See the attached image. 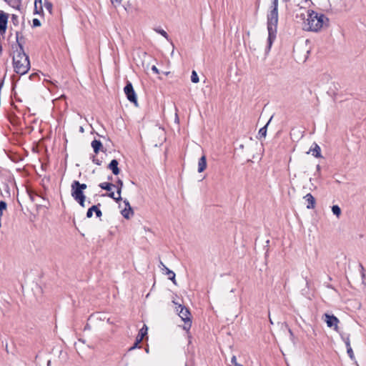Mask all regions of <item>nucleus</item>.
Segmentation results:
<instances>
[{"label": "nucleus", "instance_id": "17", "mask_svg": "<svg viewBox=\"0 0 366 366\" xmlns=\"http://www.w3.org/2000/svg\"><path fill=\"white\" fill-rule=\"evenodd\" d=\"M92 147L95 154H98L103 149V144L100 140L94 139L92 142Z\"/></svg>", "mask_w": 366, "mask_h": 366}, {"label": "nucleus", "instance_id": "35", "mask_svg": "<svg viewBox=\"0 0 366 366\" xmlns=\"http://www.w3.org/2000/svg\"><path fill=\"white\" fill-rule=\"evenodd\" d=\"M341 338L344 341L345 344L347 343V342H350L349 334H342Z\"/></svg>", "mask_w": 366, "mask_h": 366}, {"label": "nucleus", "instance_id": "62", "mask_svg": "<svg viewBox=\"0 0 366 366\" xmlns=\"http://www.w3.org/2000/svg\"><path fill=\"white\" fill-rule=\"evenodd\" d=\"M290 1V0H283V1H285V2H287V1Z\"/></svg>", "mask_w": 366, "mask_h": 366}, {"label": "nucleus", "instance_id": "3", "mask_svg": "<svg viewBox=\"0 0 366 366\" xmlns=\"http://www.w3.org/2000/svg\"><path fill=\"white\" fill-rule=\"evenodd\" d=\"M12 64L14 71L20 76L26 74L31 67L29 56L26 53L25 55H21V59L17 57V53H15L13 56Z\"/></svg>", "mask_w": 366, "mask_h": 366}, {"label": "nucleus", "instance_id": "43", "mask_svg": "<svg viewBox=\"0 0 366 366\" xmlns=\"http://www.w3.org/2000/svg\"><path fill=\"white\" fill-rule=\"evenodd\" d=\"M39 4V6L42 5V0H34V6H37Z\"/></svg>", "mask_w": 366, "mask_h": 366}, {"label": "nucleus", "instance_id": "48", "mask_svg": "<svg viewBox=\"0 0 366 366\" xmlns=\"http://www.w3.org/2000/svg\"><path fill=\"white\" fill-rule=\"evenodd\" d=\"M91 327L89 324H86L84 327V330H90Z\"/></svg>", "mask_w": 366, "mask_h": 366}, {"label": "nucleus", "instance_id": "7", "mask_svg": "<svg viewBox=\"0 0 366 366\" xmlns=\"http://www.w3.org/2000/svg\"><path fill=\"white\" fill-rule=\"evenodd\" d=\"M71 194L74 199L79 203L81 207H85L86 196L84 191L71 184Z\"/></svg>", "mask_w": 366, "mask_h": 366}, {"label": "nucleus", "instance_id": "40", "mask_svg": "<svg viewBox=\"0 0 366 366\" xmlns=\"http://www.w3.org/2000/svg\"><path fill=\"white\" fill-rule=\"evenodd\" d=\"M151 69L154 73L157 74H159L160 73L159 69L155 65H153Z\"/></svg>", "mask_w": 366, "mask_h": 366}, {"label": "nucleus", "instance_id": "4", "mask_svg": "<svg viewBox=\"0 0 366 366\" xmlns=\"http://www.w3.org/2000/svg\"><path fill=\"white\" fill-rule=\"evenodd\" d=\"M16 42L11 44V49L13 53H17V57L21 59V55H25L24 44L26 39L23 35L22 30L16 31L15 32Z\"/></svg>", "mask_w": 366, "mask_h": 366}, {"label": "nucleus", "instance_id": "37", "mask_svg": "<svg viewBox=\"0 0 366 366\" xmlns=\"http://www.w3.org/2000/svg\"><path fill=\"white\" fill-rule=\"evenodd\" d=\"M347 352L351 360L355 359V355L352 348H349L348 350H347Z\"/></svg>", "mask_w": 366, "mask_h": 366}, {"label": "nucleus", "instance_id": "46", "mask_svg": "<svg viewBox=\"0 0 366 366\" xmlns=\"http://www.w3.org/2000/svg\"><path fill=\"white\" fill-rule=\"evenodd\" d=\"M345 345H346L347 350H348L349 348H352L351 345H350V342H347V343H345Z\"/></svg>", "mask_w": 366, "mask_h": 366}, {"label": "nucleus", "instance_id": "32", "mask_svg": "<svg viewBox=\"0 0 366 366\" xmlns=\"http://www.w3.org/2000/svg\"><path fill=\"white\" fill-rule=\"evenodd\" d=\"M41 23L39 19H37V18L33 19L32 26H31L33 28L39 27V26H41Z\"/></svg>", "mask_w": 366, "mask_h": 366}, {"label": "nucleus", "instance_id": "16", "mask_svg": "<svg viewBox=\"0 0 366 366\" xmlns=\"http://www.w3.org/2000/svg\"><path fill=\"white\" fill-rule=\"evenodd\" d=\"M161 264L163 266L162 269L165 270L166 274L168 275V279L172 280L174 285H177L175 273L172 270H170L169 268H167L162 262H161Z\"/></svg>", "mask_w": 366, "mask_h": 366}, {"label": "nucleus", "instance_id": "5", "mask_svg": "<svg viewBox=\"0 0 366 366\" xmlns=\"http://www.w3.org/2000/svg\"><path fill=\"white\" fill-rule=\"evenodd\" d=\"M177 312L184 322V325L183 327L184 330L188 331L192 326V319L189 310L185 306L179 304L178 305V307H177Z\"/></svg>", "mask_w": 366, "mask_h": 366}, {"label": "nucleus", "instance_id": "29", "mask_svg": "<svg viewBox=\"0 0 366 366\" xmlns=\"http://www.w3.org/2000/svg\"><path fill=\"white\" fill-rule=\"evenodd\" d=\"M191 81H192V82L195 83V84L198 83L199 81V76H198L197 73L196 72V71H194V70H193L192 71Z\"/></svg>", "mask_w": 366, "mask_h": 366}, {"label": "nucleus", "instance_id": "45", "mask_svg": "<svg viewBox=\"0 0 366 366\" xmlns=\"http://www.w3.org/2000/svg\"><path fill=\"white\" fill-rule=\"evenodd\" d=\"M179 116H174V122L176 123V124H179Z\"/></svg>", "mask_w": 366, "mask_h": 366}, {"label": "nucleus", "instance_id": "28", "mask_svg": "<svg viewBox=\"0 0 366 366\" xmlns=\"http://www.w3.org/2000/svg\"><path fill=\"white\" fill-rule=\"evenodd\" d=\"M46 9L50 13L52 14L53 4L49 0H44V4Z\"/></svg>", "mask_w": 366, "mask_h": 366}, {"label": "nucleus", "instance_id": "56", "mask_svg": "<svg viewBox=\"0 0 366 366\" xmlns=\"http://www.w3.org/2000/svg\"><path fill=\"white\" fill-rule=\"evenodd\" d=\"M2 215H3V212L0 211V219H1Z\"/></svg>", "mask_w": 366, "mask_h": 366}, {"label": "nucleus", "instance_id": "22", "mask_svg": "<svg viewBox=\"0 0 366 366\" xmlns=\"http://www.w3.org/2000/svg\"><path fill=\"white\" fill-rule=\"evenodd\" d=\"M155 31L157 33L159 34L163 37H164L167 40H169V36L168 34L163 29L158 27V28L155 29Z\"/></svg>", "mask_w": 366, "mask_h": 366}, {"label": "nucleus", "instance_id": "53", "mask_svg": "<svg viewBox=\"0 0 366 366\" xmlns=\"http://www.w3.org/2000/svg\"><path fill=\"white\" fill-rule=\"evenodd\" d=\"M5 349H6V351L7 352H9V350H8V344H7V343H6Z\"/></svg>", "mask_w": 366, "mask_h": 366}, {"label": "nucleus", "instance_id": "49", "mask_svg": "<svg viewBox=\"0 0 366 366\" xmlns=\"http://www.w3.org/2000/svg\"><path fill=\"white\" fill-rule=\"evenodd\" d=\"M26 112H30V109L29 107L26 108V109L23 112V114H26Z\"/></svg>", "mask_w": 366, "mask_h": 366}, {"label": "nucleus", "instance_id": "50", "mask_svg": "<svg viewBox=\"0 0 366 366\" xmlns=\"http://www.w3.org/2000/svg\"><path fill=\"white\" fill-rule=\"evenodd\" d=\"M111 1L112 4H114V2L121 3L122 0H111Z\"/></svg>", "mask_w": 366, "mask_h": 366}, {"label": "nucleus", "instance_id": "15", "mask_svg": "<svg viewBox=\"0 0 366 366\" xmlns=\"http://www.w3.org/2000/svg\"><path fill=\"white\" fill-rule=\"evenodd\" d=\"M207 168V159L205 155H202L198 162V172L201 173Z\"/></svg>", "mask_w": 366, "mask_h": 366}, {"label": "nucleus", "instance_id": "39", "mask_svg": "<svg viewBox=\"0 0 366 366\" xmlns=\"http://www.w3.org/2000/svg\"><path fill=\"white\" fill-rule=\"evenodd\" d=\"M106 195H107L109 197L113 199L116 202L117 197H115V194H114V192H111L110 191V192L108 193L107 194H103V196H106Z\"/></svg>", "mask_w": 366, "mask_h": 366}, {"label": "nucleus", "instance_id": "2", "mask_svg": "<svg viewBox=\"0 0 366 366\" xmlns=\"http://www.w3.org/2000/svg\"><path fill=\"white\" fill-rule=\"evenodd\" d=\"M278 14L267 13V29L268 31V36L267 39V46L265 48V53H268L276 39L277 34L278 25Z\"/></svg>", "mask_w": 366, "mask_h": 366}, {"label": "nucleus", "instance_id": "34", "mask_svg": "<svg viewBox=\"0 0 366 366\" xmlns=\"http://www.w3.org/2000/svg\"><path fill=\"white\" fill-rule=\"evenodd\" d=\"M123 202L125 204V207L130 209V212H132V215H134V212L132 207L130 205L129 202L127 199H124L123 200Z\"/></svg>", "mask_w": 366, "mask_h": 366}, {"label": "nucleus", "instance_id": "8", "mask_svg": "<svg viewBox=\"0 0 366 366\" xmlns=\"http://www.w3.org/2000/svg\"><path fill=\"white\" fill-rule=\"evenodd\" d=\"M9 14L2 10H0V35L4 39L5 34L8 28Z\"/></svg>", "mask_w": 366, "mask_h": 366}, {"label": "nucleus", "instance_id": "51", "mask_svg": "<svg viewBox=\"0 0 366 366\" xmlns=\"http://www.w3.org/2000/svg\"><path fill=\"white\" fill-rule=\"evenodd\" d=\"M164 75L168 76L170 74V71H163L162 72Z\"/></svg>", "mask_w": 366, "mask_h": 366}, {"label": "nucleus", "instance_id": "27", "mask_svg": "<svg viewBox=\"0 0 366 366\" xmlns=\"http://www.w3.org/2000/svg\"><path fill=\"white\" fill-rule=\"evenodd\" d=\"M148 327L146 325H144L143 327L139 330L137 335L141 336L142 337H144L147 335Z\"/></svg>", "mask_w": 366, "mask_h": 366}, {"label": "nucleus", "instance_id": "57", "mask_svg": "<svg viewBox=\"0 0 366 366\" xmlns=\"http://www.w3.org/2000/svg\"><path fill=\"white\" fill-rule=\"evenodd\" d=\"M235 366H243V365L239 363H235Z\"/></svg>", "mask_w": 366, "mask_h": 366}, {"label": "nucleus", "instance_id": "20", "mask_svg": "<svg viewBox=\"0 0 366 366\" xmlns=\"http://www.w3.org/2000/svg\"><path fill=\"white\" fill-rule=\"evenodd\" d=\"M312 146H314V147L310 149V151L312 152V155L315 157H321V149L320 146L316 143H314Z\"/></svg>", "mask_w": 366, "mask_h": 366}, {"label": "nucleus", "instance_id": "6", "mask_svg": "<svg viewBox=\"0 0 366 366\" xmlns=\"http://www.w3.org/2000/svg\"><path fill=\"white\" fill-rule=\"evenodd\" d=\"M124 92L128 101L134 104L135 107H138L137 94L134 89L132 83L127 80L124 87Z\"/></svg>", "mask_w": 366, "mask_h": 366}, {"label": "nucleus", "instance_id": "36", "mask_svg": "<svg viewBox=\"0 0 366 366\" xmlns=\"http://www.w3.org/2000/svg\"><path fill=\"white\" fill-rule=\"evenodd\" d=\"M7 208V204L5 201L1 200L0 201V211L6 210Z\"/></svg>", "mask_w": 366, "mask_h": 366}, {"label": "nucleus", "instance_id": "61", "mask_svg": "<svg viewBox=\"0 0 366 366\" xmlns=\"http://www.w3.org/2000/svg\"><path fill=\"white\" fill-rule=\"evenodd\" d=\"M327 287L328 288H333V287H332V285H327Z\"/></svg>", "mask_w": 366, "mask_h": 366}, {"label": "nucleus", "instance_id": "54", "mask_svg": "<svg viewBox=\"0 0 366 366\" xmlns=\"http://www.w3.org/2000/svg\"><path fill=\"white\" fill-rule=\"evenodd\" d=\"M3 47H0V56L2 54Z\"/></svg>", "mask_w": 366, "mask_h": 366}, {"label": "nucleus", "instance_id": "52", "mask_svg": "<svg viewBox=\"0 0 366 366\" xmlns=\"http://www.w3.org/2000/svg\"><path fill=\"white\" fill-rule=\"evenodd\" d=\"M300 18H301L302 19H303V20H304V19H305V14H302L300 15Z\"/></svg>", "mask_w": 366, "mask_h": 366}, {"label": "nucleus", "instance_id": "41", "mask_svg": "<svg viewBox=\"0 0 366 366\" xmlns=\"http://www.w3.org/2000/svg\"><path fill=\"white\" fill-rule=\"evenodd\" d=\"M139 343L134 342V345L129 348V350H134L135 348L139 347Z\"/></svg>", "mask_w": 366, "mask_h": 366}, {"label": "nucleus", "instance_id": "23", "mask_svg": "<svg viewBox=\"0 0 366 366\" xmlns=\"http://www.w3.org/2000/svg\"><path fill=\"white\" fill-rule=\"evenodd\" d=\"M6 117L8 118L9 122L14 125L18 124L19 122V118L18 117V116L12 115V116H6Z\"/></svg>", "mask_w": 366, "mask_h": 366}, {"label": "nucleus", "instance_id": "13", "mask_svg": "<svg viewBox=\"0 0 366 366\" xmlns=\"http://www.w3.org/2000/svg\"><path fill=\"white\" fill-rule=\"evenodd\" d=\"M304 199L307 202V209H314L315 207L316 200L313 195L310 193L307 194Z\"/></svg>", "mask_w": 366, "mask_h": 366}, {"label": "nucleus", "instance_id": "44", "mask_svg": "<svg viewBox=\"0 0 366 366\" xmlns=\"http://www.w3.org/2000/svg\"><path fill=\"white\" fill-rule=\"evenodd\" d=\"M231 362H232V363L234 366H235V363H238V362H237V358H236V357H235V356H233V357H232V359H231Z\"/></svg>", "mask_w": 366, "mask_h": 366}, {"label": "nucleus", "instance_id": "19", "mask_svg": "<svg viewBox=\"0 0 366 366\" xmlns=\"http://www.w3.org/2000/svg\"><path fill=\"white\" fill-rule=\"evenodd\" d=\"M279 0H272L267 13L278 14Z\"/></svg>", "mask_w": 366, "mask_h": 366}, {"label": "nucleus", "instance_id": "21", "mask_svg": "<svg viewBox=\"0 0 366 366\" xmlns=\"http://www.w3.org/2000/svg\"><path fill=\"white\" fill-rule=\"evenodd\" d=\"M99 187L104 190L110 192L114 184L110 182H102L99 184Z\"/></svg>", "mask_w": 366, "mask_h": 366}, {"label": "nucleus", "instance_id": "11", "mask_svg": "<svg viewBox=\"0 0 366 366\" xmlns=\"http://www.w3.org/2000/svg\"><path fill=\"white\" fill-rule=\"evenodd\" d=\"M119 162L114 159H112L108 165V169H109L114 175H118L120 173V169L118 167Z\"/></svg>", "mask_w": 366, "mask_h": 366}, {"label": "nucleus", "instance_id": "59", "mask_svg": "<svg viewBox=\"0 0 366 366\" xmlns=\"http://www.w3.org/2000/svg\"><path fill=\"white\" fill-rule=\"evenodd\" d=\"M260 119H261V116H259V119H258V121H257V124H259V122H260Z\"/></svg>", "mask_w": 366, "mask_h": 366}, {"label": "nucleus", "instance_id": "12", "mask_svg": "<svg viewBox=\"0 0 366 366\" xmlns=\"http://www.w3.org/2000/svg\"><path fill=\"white\" fill-rule=\"evenodd\" d=\"M124 184L122 179H118L116 182V184H114V187L117 189V193L118 194V197H117L116 202H119V201L123 200L121 197L122 190L123 188Z\"/></svg>", "mask_w": 366, "mask_h": 366}, {"label": "nucleus", "instance_id": "55", "mask_svg": "<svg viewBox=\"0 0 366 366\" xmlns=\"http://www.w3.org/2000/svg\"><path fill=\"white\" fill-rule=\"evenodd\" d=\"M112 179H113L112 176H109V177H107V179H108V180H112Z\"/></svg>", "mask_w": 366, "mask_h": 366}, {"label": "nucleus", "instance_id": "25", "mask_svg": "<svg viewBox=\"0 0 366 366\" xmlns=\"http://www.w3.org/2000/svg\"><path fill=\"white\" fill-rule=\"evenodd\" d=\"M121 214L125 219H129L132 216L130 209H127V207L122 210Z\"/></svg>", "mask_w": 366, "mask_h": 366}, {"label": "nucleus", "instance_id": "42", "mask_svg": "<svg viewBox=\"0 0 366 366\" xmlns=\"http://www.w3.org/2000/svg\"><path fill=\"white\" fill-rule=\"evenodd\" d=\"M144 337H142L141 336L137 335L135 340V342L137 343H139L143 340Z\"/></svg>", "mask_w": 366, "mask_h": 366}, {"label": "nucleus", "instance_id": "9", "mask_svg": "<svg viewBox=\"0 0 366 366\" xmlns=\"http://www.w3.org/2000/svg\"><path fill=\"white\" fill-rule=\"evenodd\" d=\"M323 320L326 322L328 327H334V330L337 331L339 319L334 315L325 313L323 315Z\"/></svg>", "mask_w": 366, "mask_h": 366}, {"label": "nucleus", "instance_id": "47", "mask_svg": "<svg viewBox=\"0 0 366 366\" xmlns=\"http://www.w3.org/2000/svg\"><path fill=\"white\" fill-rule=\"evenodd\" d=\"M25 27V22H24V19H23V21L21 22V30H24Z\"/></svg>", "mask_w": 366, "mask_h": 366}, {"label": "nucleus", "instance_id": "30", "mask_svg": "<svg viewBox=\"0 0 366 366\" xmlns=\"http://www.w3.org/2000/svg\"><path fill=\"white\" fill-rule=\"evenodd\" d=\"M332 212L337 217L341 214V209L338 205H333L332 207Z\"/></svg>", "mask_w": 366, "mask_h": 366}, {"label": "nucleus", "instance_id": "18", "mask_svg": "<svg viewBox=\"0 0 366 366\" xmlns=\"http://www.w3.org/2000/svg\"><path fill=\"white\" fill-rule=\"evenodd\" d=\"M12 8L20 10L22 0H3Z\"/></svg>", "mask_w": 366, "mask_h": 366}, {"label": "nucleus", "instance_id": "24", "mask_svg": "<svg viewBox=\"0 0 366 366\" xmlns=\"http://www.w3.org/2000/svg\"><path fill=\"white\" fill-rule=\"evenodd\" d=\"M73 185L76 186V187H78L79 189H81V190H84L86 189L87 186L86 184L84 183H80L79 181L77 180H74L73 181V182L71 183Z\"/></svg>", "mask_w": 366, "mask_h": 366}, {"label": "nucleus", "instance_id": "26", "mask_svg": "<svg viewBox=\"0 0 366 366\" xmlns=\"http://www.w3.org/2000/svg\"><path fill=\"white\" fill-rule=\"evenodd\" d=\"M34 14H39L40 16H44V10H43V6L42 5L39 6V7L38 8L37 6H34Z\"/></svg>", "mask_w": 366, "mask_h": 366}, {"label": "nucleus", "instance_id": "10", "mask_svg": "<svg viewBox=\"0 0 366 366\" xmlns=\"http://www.w3.org/2000/svg\"><path fill=\"white\" fill-rule=\"evenodd\" d=\"M100 207L101 204L98 203L97 204L92 205L89 207L86 212V217L92 218L94 212L97 217H101L102 216V212L100 209Z\"/></svg>", "mask_w": 366, "mask_h": 366}, {"label": "nucleus", "instance_id": "33", "mask_svg": "<svg viewBox=\"0 0 366 366\" xmlns=\"http://www.w3.org/2000/svg\"><path fill=\"white\" fill-rule=\"evenodd\" d=\"M11 21L13 23V24L14 26H18L19 25V18H18V16L16 14H11Z\"/></svg>", "mask_w": 366, "mask_h": 366}, {"label": "nucleus", "instance_id": "14", "mask_svg": "<svg viewBox=\"0 0 366 366\" xmlns=\"http://www.w3.org/2000/svg\"><path fill=\"white\" fill-rule=\"evenodd\" d=\"M273 118V116H271V117L269 118V119L267 121V122L266 123V124L262 127V128L259 129V132H258V134L257 136V138L258 139H261L262 138H265L266 136H267V127L268 125L269 124V123L271 122L272 119Z\"/></svg>", "mask_w": 366, "mask_h": 366}, {"label": "nucleus", "instance_id": "58", "mask_svg": "<svg viewBox=\"0 0 366 366\" xmlns=\"http://www.w3.org/2000/svg\"><path fill=\"white\" fill-rule=\"evenodd\" d=\"M317 169L318 171L320 169V165H319V164H318V165H317Z\"/></svg>", "mask_w": 366, "mask_h": 366}, {"label": "nucleus", "instance_id": "31", "mask_svg": "<svg viewBox=\"0 0 366 366\" xmlns=\"http://www.w3.org/2000/svg\"><path fill=\"white\" fill-rule=\"evenodd\" d=\"M29 79L31 81H39L40 79L39 74L38 72L31 73L29 75Z\"/></svg>", "mask_w": 366, "mask_h": 366}, {"label": "nucleus", "instance_id": "38", "mask_svg": "<svg viewBox=\"0 0 366 366\" xmlns=\"http://www.w3.org/2000/svg\"><path fill=\"white\" fill-rule=\"evenodd\" d=\"M92 162H93L94 164H97V165H101V164H102V161H101L100 159H99L96 158V157H95V156H93V157H92Z\"/></svg>", "mask_w": 366, "mask_h": 366}, {"label": "nucleus", "instance_id": "1", "mask_svg": "<svg viewBox=\"0 0 366 366\" xmlns=\"http://www.w3.org/2000/svg\"><path fill=\"white\" fill-rule=\"evenodd\" d=\"M307 21L306 30L308 31L319 32L330 26V19L327 16L312 9L307 10Z\"/></svg>", "mask_w": 366, "mask_h": 366}, {"label": "nucleus", "instance_id": "60", "mask_svg": "<svg viewBox=\"0 0 366 366\" xmlns=\"http://www.w3.org/2000/svg\"><path fill=\"white\" fill-rule=\"evenodd\" d=\"M289 332H290V334L291 335H293V334H292V330H291L290 329H289Z\"/></svg>", "mask_w": 366, "mask_h": 366}]
</instances>
